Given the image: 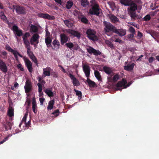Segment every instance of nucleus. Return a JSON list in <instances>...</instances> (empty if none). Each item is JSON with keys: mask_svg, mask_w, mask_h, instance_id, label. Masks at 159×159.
<instances>
[{"mask_svg": "<svg viewBox=\"0 0 159 159\" xmlns=\"http://www.w3.org/2000/svg\"><path fill=\"white\" fill-rule=\"evenodd\" d=\"M101 11L102 10L99 5L97 3H95L92 6L91 8L89 9V12L91 15L98 16Z\"/></svg>", "mask_w": 159, "mask_h": 159, "instance_id": "obj_1", "label": "nucleus"}, {"mask_svg": "<svg viewBox=\"0 0 159 159\" xmlns=\"http://www.w3.org/2000/svg\"><path fill=\"white\" fill-rule=\"evenodd\" d=\"M86 33L87 37L90 39L94 41L98 40V38L96 34V32L94 30L88 29L87 30Z\"/></svg>", "mask_w": 159, "mask_h": 159, "instance_id": "obj_2", "label": "nucleus"}, {"mask_svg": "<svg viewBox=\"0 0 159 159\" xmlns=\"http://www.w3.org/2000/svg\"><path fill=\"white\" fill-rule=\"evenodd\" d=\"M105 27L104 30L106 33L112 32L115 33L116 28L110 22L106 21L103 22Z\"/></svg>", "mask_w": 159, "mask_h": 159, "instance_id": "obj_3", "label": "nucleus"}, {"mask_svg": "<svg viewBox=\"0 0 159 159\" xmlns=\"http://www.w3.org/2000/svg\"><path fill=\"white\" fill-rule=\"evenodd\" d=\"M127 82L125 79H123L121 81H119L116 84V86L117 88L123 87L124 88H126L129 86L131 84V82H129L127 85Z\"/></svg>", "mask_w": 159, "mask_h": 159, "instance_id": "obj_4", "label": "nucleus"}, {"mask_svg": "<svg viewBox=\"0 0 159 159\" xmlns=\"http://www.w3.org/2000/svg\"><path fill=\"white\" fill-rule=\"evenodd\" d=\"M23 60L25 61V65L27 68L29 72L31 73L32 72L33 69L32 63L29 59L25 57H23Z\"/></svg>", "mask_w": 159, "mask_h": 159, "instance_id": "obj_5", "label": "nucleus"}, {"mask_svg": "<svg viewBox=\"0 0 159 159\" xmlns=\"http://www.w3.org/2000/svg\"><path fill=\"white\" fill-rule=\"evenodd\" d=\"M13 9H15L16 12L19 14H24L26 12V10L23 7L19 5H13Z\"/></svg>", "mask_w": 159, "mask_h": 159, "instance_id": "obj_6", "label": "nucleus"}, {"mask_svg": "<svg viewBox=\"0 0 159 159\" xmlns=\"http://www.w3.org/2000/svg\"><path fill=\"white\" fill-rule=\"evenodd\" d=\"M86 50L90 54H93L94 55L98 56L101 54V52L97 50L90 46L87 48Z\"/></svg>", "mask_w": 159, "mask_h": 159, "instance_id": "obj_7", "label": "nucleus"}, {"mask_svg": "<svg viewBox=\"0 0 159 159\" xmlns=\"http://www.w3.org/2000/svg\"><path fill=\"white\" fill-rule=\"evenodd\" d=\"M83 71L84 73L85 76L87 78H89L90 75V67L87 64H83Z\"/></svg>", "mask_w": 159, "mask_h": 159, "instance_id": "obj_8", "label": "nucleus"}, {"mask_svg": "<svg viewBox=\"0 0 159 159\" xmlns=\"http://www.w3.org/2000/svg\"><path fill=\"white\" fill-rule=\"evenodd\" d=\"M113 74H111L109 76L107 77V79L108 81L110 82H116L119 79V75L118 74H116L112 78Z\"/></svg>", "mask_w": 159, "mask_h": 159, "instance_id": "obj_9", "label": "nucleus"}, {"mask_svg": "<svg viewBox=\"0 0 159 159\" xmlns=\"http://www.w3.org/2000/svg\"><path fill=\"white\" fill-rule=\"evenodd\" d=\"M0 70L4 73H6L8 70L7 67L6 63L0 59Z\"/></svg>", "mask_w": 159, "mask_h": 159, "instance_id": "obj_10", "label": "nucleus"}, {"mask_svg": "<svg viewBox=\"0 0 159 159\" xmlns=\"http://www.w3.org/2000/svg\"><path fill=\"white\" fill-rule=\"evenodd\" d=\"M32 86L31 83L29 80H27L24 86L25 92L26 93H29L32 90Z\"/></svg>", "mask_w": 159, "mask_h": 159, "instance_id": "obj_11", "label": "nucleus"}, {"mask_svg": "<svg viewBox=\"0 0 159 159\" xmlns=\"http://www.w3.org/2000/svg\"><path fill=\"white\" fill-rule=\"evenodd\" d=\"M12 30L14 32H16V35L18 37L22 36L23 34L22 30L19 29L18 27L16 25H14L13 26Z\"/></svg>", "mask_w": 159, "mask_h": 159, "instance_id": "obj_12", "label": "nucleus"}, {"mask_svg": "<svg viewBox=\"0 0 159 159\" xmlns=\"http://www.w3.org/2000/svg\"><path fill=\"white\" fill-rule=\"evenodd\" d=\"M69 76L72 80L73 84L74 86H78L80 85V82L75 77L74 75L71 74H69Z\"/></svg>", "mask_w": 159, "mask_h": 159, "instance_id": "obj_13", "label": "nucleus"}, {"mask_svg": "<svg viewBox=\"0 0 159 159\" xmlns=\"http://www.w3.org/2000/svg\"><path fill=\"white\" fill-rule=\"evenodd\" d=\"M66 31L68 33L76 37L78 39H79L80 37V34L77 31L70 29L67 30Z\"/></svg>", "mask_w": 159, "mask_h": 159, "instance_id": "obj_14", "label": "nucleus"}, {"mask_svg": "<svg viewBox=\"0 0 159 159\" xmlns=\"http://www.w3.org/2000/svg\"><path fill=\"white\" fill-rule=\"evenodd\" d=\"M39 17L42 18L44 19H46L48 20H52L54 18V16H51L48 14H44L40 13L38 15Z\"/></svg>", "mask_w": 159, "mask_h": 159, "instance_id": "obj_15", "label": "nucleus"}, {"mask_svg": "<svg viewBox=\"0 0 159 159\" xmlns=\"http://www.w3.org/2000/svg\"><path fill=\"white\" fill-rule=\"evenodd\" d=\"M114 33L117 34L120 37H122L126 34V30L123 29H117L116 28Z\"/></svg>", "mask_w": 159, "mask_h": 159, "instance_id": "obj_16", "label": "nucleus"}, {"mask_svg": "<svg viewBox=\"0 0 159 159\" xmlns=\"http://www.w3.org/2000/svg\"><path fill=\"white\" fill-rule=\"evenodd\" d=\"M61 43L63 45L66 43L68 41V37L64 34H60Z\"/></svg>", "mask_w": 159, "mask_h": 159, "instance_id": "obj_17", "label": "nucleus"}, {"mask_svg": "<svg viewBox=\"0 0 159 159\" xmlns=\"http://www.w3.org/2000/svg\"><path fill=\"white\" fill-rule=\"evenodd\" d=\"M103 69L105 73L108 75H111L112 73H113L112 69L109 67L104 66L103 68Z\"/></svg>", "mask_w": 159, "mask_h": 159, "instance_id": "obj_18", "label": "nucleus"}, {"mask_svg": "<svg viewBox=\"0 0 159 159\" xmlns=\"http://www.w3.org/2000/svg\"><path fill=\"white\" fill-rule=\"evenodd\" d=\"M53 47H52V48L54 50H57L59 48L60 43L57 40H54L52 43Z\"/></svg>", "mask_w": 159, "mask_h": 159, "instance_id": "obj_19", "label": "nucleus"}, {"mask_svg": "<svg viewBox=\"0 0 159 159\" xmlns=\"http://www.w3.org/2000/svg\"><path fill=\"white\" fill-rule=\"evenodd\" d=\"M134 65L135 64L134 63H132L131 64H128L124 66V70L127 71H131L133 70Z\"/></svg>", "mask_w": 159, "mask_h": 159, "instance_id": "obj_20", "label": "nucleus"}, {"mask_svg": "<svg viewBox=\"0 0 159 159\" xmlns=\"http://www.w3.org/2000/svg\"><path fill=\"white\" fill-rule=\"evenodd\" d=\"M52 40L50 37H46L45 38V43L48 48L52 47L51 43Z\"/></svg>", "mask_w": 159, "mask_h": 159, "instance_id": "obj_21", "label": "nucleus"}, {"mask_svg": "<svg viewBox=\"0 0 159 159\" xmlns=\"http://www.w3.org/2000/svg\"><path fill=\"white\" fill-rule=\"evenodd\" d=\"M32 104L33 111L35 114H36L37 111V106L36 104L35 98H33L32 99Z\"/></svg>", "mask_w": 159, "mask_h": 159, "instance_id": "obj_22", "label": "nucleus"}, {"mask_svg": "<svg viewBox=\"0 0 159 159\" xmlns=\"http://www.w3.org/2000/svg\"><path fill=\"white\" fill-rule=\"evenodd\" d=\"M87 82L89 86L91 88H93L96 86V84L95 82L91 80L89 78H87Z\"/></svg>", "mask_w": 159, "mask_h": 159, "instance_id": "obj_23", "label": "nucleus"}, {"mask_svg": "<svg viewBox=\"0 0 159 159\" xmlns=\"http://www.w3.org/2000/svg\"><path fill=\"white\" fill-rule=\"evenodd\" d=\"M30 30L31 33H37L38 31V28L35 25L31 24Z\"/></svg>", "mask_w": 159, "mask_h": 159, "instance_id": "obj_24", "label": "nucleus"}, {"mask_svg": "<svg viewBox=\"0 0 159 159\" xmlns=\"http://www.w3.org/2000/svg\"><path fill=\"white\" fill-rule=\"evenodd\" d=\"M12 126V123L8 121H6V123L4 125L5 128L6 130H8L9 129H11Z\"/></svg>", "mask_w": 159, "mask_h": 159, "instance_id": "obj_25", "label": "nucleus"}, {"mask_svg": "<svg viewBox=\"0 0 159 159\" xmlns=\"http://www.w3.org/2000/svg\"><path fill=\"white\" fill-rule=\"evenodd\" d=\"M130 8L129 10L132 11H135L137 9V7L136 4L133 2L130 3L129 6Z\"/></svg>", "mask_w": 159, "mask_h": 159, "instance_id": "obj_26", "label": "nucleus"}, {"mask_svg": "<svg viewBox=\"0 0 159 159\" xmlns=\"http://www.w3.org/2000/svg\"><path fill=\"white\" fill-rule=\"evenodd\" d=\"M44 92L49 97H52L53 96V93L51 90L49 89H46L44 90Z\"/></svg>", "mask_w": 159, "mask_h": 159, "instance_id": "obj_27", "label": "nucleus"}, {"mask_svg": "<svg viewBox=\"0 0 159 159\" xmlns=\"http://www.w3.org/2000/svg\"><path fill=\"white\" fill-rule=\"evenodd\" d=\"M51 68L50 67L43 69V74L45 76H49L50 75V73L49 70Z\"/></svg>", "mask_w": 159, "mask_h": 159, "instance_id": "obj_28", "label": "nucleus"}, {"mask_svg": "<svg viewBox=\"0 0 159 159\" xmlns=\"http://www.w3.org/2000/svg\"><path fill=\"white\" fill-rule=\"evenodd\" d=\"M54 103V100H52L49 102L47 107L48 110H51L53 108V105Z\"/></svg>", "mask_w": 159, "mask_h": 159, "instance_id": "obj_29", "label": "nucleus"}, {"mask_svg": "<svg viewBox=\"0 0 159 159\" xmlns=\"http://www.w3.org/2000/svg\"><path fill=\"white\" fill-rule=\"evenodd\" d=\"M110 19L111 22L113 23H116L119 21L118 19L114 15H112L110 17Z\"/></svg>", "mask_w": 159, "mask_h": 159, "instance_id": "obj_30", "label": "nucleus"}, {"mask_svg": "<svg viewBox=\"0 0 159 159\" xmlns=\"http://www.w3.org/2000/svg\"><path fill=\"white\" fill-rule=\"evenodd\" d=\"M94 75L96 78L99 80L101 81L102 78L100 72L98 70L94 71Z\"/></svg>", "mask_w": 159, "mask_h": 159, "instance_id": "obj_31", "label": "nucleus"}, {"mask_svg": "<svg viewBox=\"0 0 159 159\" xmlns=\"http://www.w3.org/2000/svg\"><path fill=\"white\" fill-rule=\"evenodd\" d=\"M13 54L14 55L15 58L16 60L17 61H18V56H19L21 58H23V59L24 57L22 56V55L20 53H19L16 50V51H15L14 52H13Z\"/></svg>", "mask_w": 159, "mask_h": 159, "instance_id": "obj_32", "label": "nucleus"}, {"mask_svg": "<svg viewBox=\"0 0 159 159\" xmlns=\"http://www.w3.org/2000/svg\"><path fill=\"white\" fill-rule=\"evenodd\" d=\"M64 22L66 26L68 28L72 27L73 26V24L72 23L68 20H64Z\"/></svg>", "mask_w": 159, "mask_h": 159, "instance_id": "obj_33", "label": "nucleus"}, {"mask_svg": "<svg viewBox=\"0 0 159 159\" xmlns=\"http://www.w3.org/2000/svg\"><path fill=\"white\" fill-rule=\"evenodd\" d=\"M39 38V35L37 34H35L32 36L31 39L33 40L34 42H36L38 40Z\"/></svg>", "mask_w": 159, "mask_h": 159, "instance_id": "obj_34", "label": "nucleus"}, {"mask_svg": "<svg viewBox=\"0 0 159 159\" xmlns=\"http://www.w3.org/2000/svg\"><path fill=\"white\" fill-rule=\"evenodd\" d=\"M8 115V116L11 117L14 116V109L12 107L9 109Z\"/></svg>", "mask_w": 159, "mask_h": 159, "instance_id": "obj_35", "label": "nucleus"}, {"mask_svg": "<svg viewBox=\"0 0 159 159\" xmlns=\"http://www.w3.org/2000/svg\"><path fill=\"white\" fill-rule=\"evenodd\" d=\"M120 2L121 4L125 6H129L130 3L127 0H120Z\"/></svg>", "mask_w": 159, "mask_h": 159, "instance_id": "obj_36", "label": "nucleus"}, {"mask_svg": "<svg viewBox=\"0 0 159 159\" xmlns=\"http://www.w3.org/2000/svg\"><path fill=\"white\" fill-rule=\"evenodd\" d=\"M81 5L84 7H86L89 5V2L88 0H81Z\"/></svg>", "mask_w": 159, "mask_h": 159, "instance_id": "obj_37", "label": "nucleus"}, {"mask_svg": "<svg viewBox=\"0 0 159 159\" xmlns=\"http://www.w3.org/2000/svg\"><path fill=\"white\" fill-rule=\"evenodd\" d=\"M73 5V2L72 1H68L66 4V7L68 9H70L72 7Z\"/></svg>", "mask_w": 159, "mask_h": 159, "instance_id": "obj_38", "label": "nucleus"}, {"mask_svg": "<svg viewBox=\"0 0 159 159\" xmlns=\"http://www.w3.org/2000/svg\"><path fill=\"white\" fill-rule=\"evenodd\" d=\"M81 21L85 24H88L89 23V22L87 19L84 17H82L81 19Z\"/></svg>", "mask_w": 159, "mask_h": 159, "instance_id": "obj_39", "label": "nucleus"}, {"mask_svg": "<svg viewBox=\"0 0 159 159\" xmlns=\"http://www.w3.org/2000/svg\"><path fill=\"white\" fill-rule=\"evenodd\" d=\"M129 15L132 18H135L136 17L135 11H132L129 10Z\"/></svg>", "mask_w": 159, "mask_h": 159, "instance_id": "obj_40", "label": "nucleus"}, {"mask_svg": "<svg viewBox=\"0 0 159 159\" xmlns=\"http://www.w3.org/2000/svg\"><path fill=\"white\" fill-rule=\"evenodd\" d=\"M6 49L9 52L13 53L16 50H15L12 49L8 45H7L5 47Z\"/></svg>", "mask_w": 159, "mask_h": 159, "instance_id": "obj_41", "label": "nucleus"}, {"mask_svg": "<svg viewBox=\"0 0 159 159\" xmlns=\"http://www.w3.org/2000/svg\"><path fill=\"white\" fill-rule=\"evenodd\" d=\"M74 91L75 92L76 95L79 96L78 98L80 99L81 98L82 95L81 92L75 89H74Z\"/></svg>", "mask_w": 159, "mask_h": 159, "instance_id": "obj_42", "label": "nucleus"}, {"mask_svg": "<svg viewBox=\"0 0 159 159\" xmlns=\"http://www.w3.org/2000/svg\"><path fill=\"white\" fill-rule=\"evenodd\" d=\"M30 58L35 63L38 64V60L34 55L32 56H31Z\"/></svg>", "mask_w": 159, "mask_h": 159, "instance_id": "obj_43", "label": "nucleus"}, {"mask_svg": "<svg viewBox=\"0 0 159 159\" xmlns=\"http://www.w3.org/2000/svg\"><path fill=\"white\" fill-rule=\"evenodd\" d=\"M151 19V16L149 14H148L145 16L143 18V20L145 21H148L150 20Z\"/></svg>", "mask_w": 159, "mask_h": 159, "instance_id": "obj_44", "label": "nucleus"}, {"mask_svg": "<svg viewBox=\"0 0 159 159\" xmlns=\"http://www.w3.org/2000/svg\"><path fill=\"white\" fill-rule=\"evenodd\" d=\"M59 110L57 109L52 113V115H53L55 117H57L59 115Z\"/></svg>", "mask_w": 159, "mask_h": 159, "instance_id": "obj_45", "label": "nucleus"}, {"mask_svg": "<svg viewBox=\"0 0 159 159\" xmlns=\"http://www.w3.org/2000/svg\"><path fill=\"white\" fill-rule=\"evenodd\" d=\"M65 45L68 48H70V49H72L71 48L74 47V44L71 42L66 43Z\"/></svg>", "mask_w": 159, "mask_h": 159, "instance_id": "obj_46", "label": "nucleus"}, {"mask_svg": "<svg viewBox=\"0 0 159 159\" xmlns=\"http://www.w3.org/2000/svg\"><path fill=\"white\" fill-rule=\"evenodd\" d=\"M106 44H107L111 48H113L114 47L113 44L111 41L107 40L106 41Z\"/></svg>", "mask_w": 159, "mask_h": 159, "instance_id": "obj_47", "label": "nucleus"}, {"mask_svg": "<svg viewBox=\"0 0 159 159\" xmlns=\"http://www.w3.org/2000/svg\"><path fill=\"white\" fill-rule=\"evenodd\" d=\"M30 36V33L29 32H26L25 34L22 38L23 39H28Z\"/></svg>", "mask_w": 159, "mask_h": 159, "instance_id": "obj_48", "label": "nucleus"}, {"mask_svg": "<svg viewBox=\"0 0 159 159\" xmlns=\"http://www.w3.org/2000/svg\"><path fill=\"white\" fill-rule=\"evenodd\" d=\"M37 85L39 87L38 92L39 93H41L42 92V85L41 83H38L37 84Z\"/></svg>", "mask_w": 159, "mask_h": 159, "instance_id": "obj_49", "label": "nucleus"}, {"mask_svg": "<svg viewBox=\"0 0 159 159\" xmlns=\"http://www.w3.org/2000/svg\"><path fill=\"white\" fill-rule=\"evenodd\" d=\"M17 68L20 70L21 71H23L24 69L23 67H22V64L20 63L18 64L17 66Z\"/></svg>", "mask_w": 159, "mask_h": 159, "instance_id": "obj_50", "label": "nucleus"}, {"mask_svg": "<svg viewBox=\"0 0 159 159\" xmlns=\"http://www.w3.org/2000/svg\"><path fill=\"white\" fill-rule=\"evenodd\" d=\"M28 116V114L26 113L24 115V117L22 120V122H24L25 123L26 122V118Z\"/></svg>", "mask_w": 159, "mask_h": 159, "instance_id": "obj_51", "label": "nucleus"}, {"mask_svg": "<svg viewBox=\"0 0 159 159\" xmlns=\"http://www.w3.org/2000/svg\"><path fill=\"white\" fill-rule=\"evenodd\" d=\"M27 53L29 57H30L31 56L34 55L33 52L31 51L30 49L29 50H27Z\"/></svg>", "mask_w": 159, "mask_h": 159, "instance_id": "obj_52", "label": "nucleus"}, {"mask_svg": "<svg viewBox=\"0 0 159 159\" xmlns=\"http://www.w3.org/2000/svg\"><path fill=\"white\" fill-rule=\"evenodd\" d=\"M129 31L130 32L133 33H135V30L134 28L132 26H130L129 28Z\"/></svg>", "mask_w": 159, "mask_h": 159, "instance_id": "obj_53", "label": "nucleus"}, {"mask_svg": "<svg viewBox=\"0 0 159 159\" xmlns=\"http://www.w3.org/2000/svg\"><path fill=\"white\" fill-rule=\"evenodd\" d=\"M0 53L3 55L4 57H3L4 58H7V53L6 52L4 51L3 52H1Z\"/></svg>", "mask_w": 159, "mask_h": 159, "instance_id": "obj_54", "label": "nucleus"}, {"mask_svg": "<svg viewBox=\"0 0 159 159\" xmlns=\"http://www.w3.org/2000/svg\"><path fill=\"white\" fill-rule=\"evenodd\" d=\"M80 48V47L78 45H74V47H73V49L74 50L77 51Z\"/></svg>", "mask_w": 159, "mask_h": 159, "instance_id": "obj_55", "label": "nucleus"}, {"mask_svg": "<svg viewBox=\"0 0 159 159\" xmlns=\"http://www.w3.org/2000/svg\"><path fill=\"white\" fill-rule=\"evenodd\" d=\"M50 33L48 31L47 29L46 30V35L45 38L46 37H50Z\"/></svg>", "mask_w": 159, "mask_h": 159, "instance_id": "obj_56", "label": "nucleus"}, {"mask_svg": "<svg viewBox=\"0 0 159 159\" xmlns=\"http://www.w3.org/2000/svg\"><path fill=\"white\" fill-rule=\"evenodd\" d=\"M154 60V57H151L149 59V60H148L149 62L150 63H152V62Z\"/></svg>", "mask_w": 159, "mask_h": 159, "instance_id": "obj_57", "label": "nucleus"}, {"mask_svg": "<svg viewBox=\"0 0 159 159\" xmlns=\"http://www.w3.org/2000/svg\"><path fill=\"white\" fill-rule=\"evenodd\" d=\"M137 36L139 38H140L143 36V34L141 32L139 31L138 32Z\"/></svg>", "mask_w": 159, "mask_h": 159, "instance_id": "obj_58", "label": "nucleus"}, {"mask_svg": "<svg viewBox=\"0 0 159 159\" xmlns=\"http://www.w3.org/2000/svg\"><path fill=\"white\" fill-rule=\"evenodd\" d=\"M30 120H29L27 123H26V122L25 123V125L26 127H29L30 126Z\"/></svg>", "mask_w": 159, "mask_h": 159, "instance_id": "obj_59", "label": "nucleus"}, {"mask_svg": "<svg viewBox=\"0 0 159 159\" xmlns=\"http://www.w3.org/2000/svg\"><path fill=\"white\" fill-rule=\"evenodd\" d=\"M25 47L27 48V50H29L30 49V43H27L26 44H25Z\"/></svg>", "mask_w": 159, "mask_h": 159, "instance_id": "obj_60", "label": "nucleus"}, {"mask_svg": "<svg viewBox=\"0 0 159 159\" xmlns=\"http://www.w3.org/2000/svg\"><path fill=\"white\" fill-rule=\"evenodd\" d=\"M45 100L44 98H39V101L41 105H43V102Z\"/></svg>", "mask_w": 159, "mask_h": 159, "instance_id": "obj_61", "label": "nucleus"}, {"mask_svg": "<svg viewBox=\"0 0 159 159\" xmlns=\"http://www.w3.org/2000/svg\"><path fill=\"white\" fill-rule=\"evenodd\" d=\"M55 2L58 3V4H59L60 5H61L62 4V1L61 0H54Z\"/></svg>", "mask_w": 159, "mask_h": 159, "instance_id": "obj_62", "label": "nucleus"}, {"mask_svg": "<svg viewBox=\"0 0 159 159\" xmlns=\"http://www.w3.org/2000/svg\"><path fill=\"white\" fill-rule=\"evenodd\" d=\"M114 41L116 42H118L119 43H121L122 41L121 40L119 39H116Z\"/></svg>", "mask_w": 159, "mask_h": 159, "instance_id": "obj_63", "label": "nucleus"}, {"mask_svg": "<svg viewBox=\"0 0 159 159\" xmlns=\"http://www.w3.org/2000/svg\"><path fill=\"white\" fill-rule=\"evenodd\" d=\"M74 15H79V12L77 10H75L74 11Z\"/></svg>", "mask_w": 159, "mask_h": 159, "instance_id": "obj_64", "label": "nucleus"}]
</instances>
